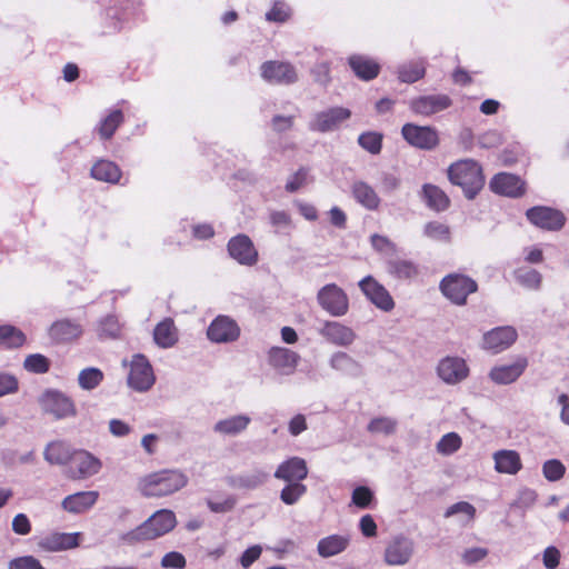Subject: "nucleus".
<instances>
[{
	"instance_id": "obj_35",
	"label": "nucleus",
	"mask_w": 569,
	"mask_h": 569,
	"mask_svg": "<svg viewBox=\"0 0 569 569\" xmlns=\"http://www.w3.org/2000/svg\"><path fill=\"white\" fill-rule=\"evenodd\" d=\"M91 177L99 181L117 183L121 178V170L112 161L99 160L91 168Z\"/></svg>"
},
{
	"instance_id": "obj_53",
	"label": "nucleus",
	"mask_w": 569,
	"mask_h": 569,
	"mask_svg": "<svg viewBox=\"0 0 569 569\" xmlns=\"http://www.w3.org/2000/svg\"><path fill=\"white\" fill-rule=\"evenodd\" d=\"M425 234L433 240H448L449 227L441 222H429L425 226Z\"/></svg>"
},
{
	"instance_id": "obj_17",
	"label": "nucleus",
	"mask_w": 569,
	"mask_h": 569,
	"mask_svg": "<svg viewBox=\"0 0 569 569\" xmlns=\"http://www.w3.org/2000/svg\"><path fill=\"white\" fill-rule=\"evenodd\" d=\"M437 373L447 385H457L469 375L466 361L459 357H446L438 363Z\"/></svg>"
},
{
	"instance_id": "obj_26",
	"label": "nucleus",
	"mask_w": 569,
	"mask_h": 569,
	"mask_svg": "<svg viewBox=\"0 0 569 569\" xmlns=\"http://www.w3.org/2000/svg\"><path fill=\"white\" fill-rule=\"evenodd\" d=\"M492 458L495 470L499 473L517 475L522 468L520 455L516 450H498Z\"/></svg>"
},
{
	"instance_id": "obj_46",
	"label": "nucleus",
	"mask_w": 569,
	"mask_h": 569,
	"mask_svg": "<svg viewBox=\"0 0 569 569\" xmlns=\"http://www.w3.org/2000/svg\"><path fill=\"white\" fill-rule=\"evenodd\" d=\"M97 331L100 338H117L120 335L121 325L116 316L109 315L100 320Z\"/></svg>"
},
{
	"instance_id": "obj_47",
	"label": "nucleus",
	"mask_w": 569,
	"mask_h": 569,
	"mask_svg": "<svg viewBox=\"0 0 569 569\" xmlns=\"http://www.w3.org/2000/svg\"><path fill=\"white\" fill-rule=\"evenodd\" d=\"M306 491L307 487L301 482H287L280 492V499L283 503L291 506L298 502Z\"/></svg>"
},
{
	"instance_id": "obj_1",
	"label": "nucleus",
	"mask_w": 569,
	"mask_h": 569,
	"mask_svg": "<svg viewBox=\"0 0 569 569\" xmlns=\"http://www.w3.org/2000/svg\"><path fill=\"white\" fill-rule=\"evenodd\" d=\"M177 525L172 510L160 509L137 528L121 535L120 540L127 545L152 540L170 532Z\"/></svg>"
},
{
	"instance_id": "obj_8",
	"label": "nucleus",
	"mask_w": 569,
	"mask_h": 569,
	"mask_svg": "<svg viewBox=\"0 0 569 569\" xmlns=\"http://www.w3.org/2000/svg\"><path fill=\"white\" fill-rule=\"evenodd\" d=\"M401 134L410 146L421 150H432L440 142L437 129L430 126L406 123L401 129Z\"/></svg>"
},
{
	"instance_id": "obj_55",
	"label": "nucleus",
	"mask_w": 569,
	"mask_h": 569,
	"mask_svg": "<svg viewBox=\"0 0 569 569\" xmlns=\"http://www.w3.org/2000/svg\"><path fill=\"white\" fill-rule=\"evenodd\" d=\"M308 170L305 168L299 169L297 172L291 174L286 183V190L288 192H296L308 183Z\"/></svg>"
},
{
	"instance_id": "obj_25",
	"label": "nucleus",
	"mask_w": 569,
	"mask_h": 569,
	"mask_svg": "<svg viewBox=\"0 0 569 569\" xmlns=\"http://www.w3.org/2000/svg\"><path fill=\"white\" fill-rule=\"evenodd\" d=\"M413 552V542L405 537L395 538L386 548L385 560L390 566L406 565Z\"/></svg>"
},
{
	"instance_id": "obj_45",
	"label": "nucleus",
	"mask_w": 569,
	"mask_h": 569,
	"mask_svg": "<svg viewBox=\"0 0 569 569\" xmlns=\"http://www.w3.org/2000/svg\"><path fill=\"white\" fill-rule=\"evenodd\" d=\"M382 134L377 131H367L359 136L358 143L371 154H378L382 148Z\"/></svg>"
},
{
	"instance_id": "obj_38",
	"label": "nucleus",
	"mask_w": 569,
	"mask_h": 569,
	"mask_svg": "<svg viewBox=\"0 0 569 569\" xmlns=\"http://www.w3.org/2000/svg\"><path fill=\"white\" fill-rule=\"evenodd\" d=\"M329 363L333 370L340 371L345 375H357L359 372L358 362L346 352H335L331 356Z\"/></svg>"
},
{
	"instance_id": "obj_24",
	"label": "nucleus",
	"mask_w": 569,
	"mask_h": 569,
	"mask_svg": "<svg viewBox=\"0 0 569 569\" xmlns=\"http://www.w3.org/2000/svg\"><path fill=\"white\" fill-rule=\"evenodd\" d=\"M517 331L512 327L495 328L483 336V348L495 353L509 348L517 339Z\"/></svg>"
},
{
	"instance_id": "obj_44",
	"label": "nucleus",
	"mask_w": 569,
	"mask_h": 569,
	"mask_svg": "<svg viewBox=\"0 0 569 569\" xmlns=\"http://www.w3.org/2000/svg\"><path fill=\"white\" fill-rule=\"evenodd\" d=\"M462 446V439L457 432L443 435L436 445V450L441 456H451Z\"/></svg>"
},
{
	"instance_id": "obj_54",
	"label": "nucleus",
	"mask_w": 569,
	"mask_h": 569,
	"mask_svg": "<svg viewBox=\"0 0 569 569\" xmlns=\"http://www.w3.org/2000/svg\"><path fill=\"white\" fill-rule=\"evenodd\" d=\"M290 17L289 7L281 1L274 2L270 11L266 13L268 21L284 22Z\"/></svg>"
},
{
	"instance_id": "obj_62",
	"label": "nucleus",
	"mask_w": 569,
	"mask_h": 569,
	"mask_svg": "<svg viewBox=\"0 0 569 569\" xmlns=\"http://www.w3.org/2000/svg\"><path fill=\"white\" fill-rule=\"evenodd\" d=\"M12 530L14 533L26 536L31 531V523L24 513H18L12 519Z\"/></svg>"
},
{
	"instance_id": "obj_42",
	"label": "nucleus",
	"mask_w": 569,
	"mask_h": 569,
	"mask_svg": "<svg viewBox=\"0 0 569 569\" xmlns=\"http://www.w3.org/2000/svg\"><path fill=\"white\" fill-rule=\"evenodd\" d=\"M387 270L398 279H411L417 276V267L408 260L393 259L388 261Z\"/></svg>"
},
{
	"instance_id": "obj_3",
	"label": "nucleus",
	"mask_w": 569,
	"mask_h": 569,
	"mask_svg": "<svg viewBox=\"0 0 569 569\" xmlns=\"http://www.w3.org/2000/svg\"><path fill=\"white\" fill-rule=\"evenodd\" d=\"M447 173L449 181L461 187L469 199H472L485 184L482 169L472 159H462L451 163L448 167Z\"/></svg>"
},
{
	"instance_id": "obj_57",
	"label": "nucleus",
	"mask_w": 569,
	"mask_h": 569,
	"mask_svg": "<svg viewBox=\"0 0 569 569\" xmlns=\"http://www.w3.org/2000/svg\"><path fill=\"white\" fill-rule=\"evenodd\" d=\"M373 498L372 491L365 486L357 487L352 492V502L359 508H367Z\"/></svg>"
},
{
	"instance_id": "obj_14",
	"label": "nucleus",
	"mask_w": 569,
	"mask_h": 569,
	"mask_svg": "<svg viewBox=\"0 0 569 569\" xmlns=\"http://www.w3.org/2000/svg\"><path fill=\"white\" fill-rule=\"evenodd\" d=\"M359 288L367 299L380 310L388 312L395 308V301L388 290L371 276L361 279Z\"/></svg>"
},
{
	"instance_id": "obj_21",
	"label": "nucleus",
	"mask_w": 569,
	"mask_h": 569,
	"mask_svg": "<svg viewBox=\"0 0 569 569\" xmlns=\"http://www.w3.org/2000/svg\"><path fill=\"white\" fill-rule=\"evenodd\" d=\"M37 546L46 552H59L79 546V533L51 532L38 539Z\"/></svg>"
},
{
	"instance_id": "obj_5",
	"label": "nucleus",
	"mask_w": 569,
	"mask_h": 569,
	"mask_svg": "<svg viewBox=\"0 0 569 569\" xmlns=\"http://www.w3.org/2000/svg\"><path fill=\"white\" fill-rule=\"evenodd\" d=\"M478 289L477 282L467 274L450 273L440 282L442 295L457 306H463L469 295Z\"/></svg>"
},
{
	"instance_id": "obj_28",
	"label": "nucleus",
	"mask_w": 569,
	"mask_h": 569,
	"mask_svg": "<svg viewBox=\"0 0 569 569\" xmlns=\"http://www.w3.org/2000/svg\"><path fill=\"white\" fill-rule=\"evenodd\" d=\"M154 343L162 348H172L179 340V331L171 318H166L160 321L153 330Z\"/></svg>"
},
{
	"instance_id": "obj_10",
	"label": "nucleus",
	"mask_w": 569,
	"mask_h": 569,
	"mask_svg": "<svg viewBox=\"0 0 569 569\" xmlns=\"http://www.w3.org/2000/svg\"><path fill=\"white\" fill-rule=\"evenodd\" d=\"M207 337L216 343L233 342L240 337V327L231 317L220 315L209 325Z\"/></svg>"
},
{
	"instance_id": "obj_29",
	"label": "nucleus",
	"mask_w": 569,
	"mask_h": 569,
	"mask_svg": "<svg viewBox=\"0 0 569 569\" xmlns=\"http://www.w3.org/2000/svg\"><path fill=\"white\" fill-rule=\"evenodd\" d=\"M82 327L76 321L62 319L53 322L49 328V336L54 341L64 342L79 338Z\"/></svg>"
},
{
	"instance_id": "obj_64",
	"label": "nucleus",
	"mask_w": 569,
	"mask_h": 569,
	"mask_svg": "<svg viewBox=\"0 0 569 569\" xmlns=\"http://www.w3.org/2000/svg\"><path fill=\"white\" fill-rule=\"evenodd\" d=\"M487 555H488V550L486 548H480V547L470 548L463 552L462 560L466 563L471 565V563H476V562L485 559L487 557Z\"/></svg>"
},
{
	"instance_id": "obj_6",
	"label": "nucleus",
	"mask_w": 569,
	"mask_h": 569,
	"mask_svg": "<svg viewBox=\"0 0 569 569\" xmlns=\"http://www.w3.org/2000/svg\"><path fill=\"white\" fill-rule=\"evenodd\" d=\"M319 306L332 317L345 316L349 310L346 292L336 283L323 286L317 295Z\"/></svg>"
},
{
	"instance_id": "obj_51",
	"label": "nucleus",
	"mask_w": 569,
	"mask_h": 569,
	"mask_svg": "<svg viewBox=\"0 0 569 569\" xmlns=\"http://www.w3.org/2000/svg\"><path fill=\"white\" fill-rule=\"evenodd\" d=\"M396 428L397 421L389 417L375 418L368 425V430L372 433L391 435Z\"/></svg>"
},
{
	"instance_id": "obj_23",
	"label": "nucleus",
	"mask_w": 569,
	"mask_h": 569,
	"mask_svg": "<svg viewBox=\"0 0 569 569\" xmlns=\"http://www.w3.org/2000/svg\"><path fill=\"white\" fill-rule=\"evenodd\" d=\"M273 476L284 482H301L308 476L307 462L300 457H291L278 466Z\"/></svg>"
},
{
	"instance_id": "obj_58",
	"label": "nucleus",
	"mask_w": 569,
	"mask_h": 569,
	"mask_svg": "<svg viewBox=\"0 0 569 569\" xmlns=\"http://www.w3.org/2000/svg\"><path fill=\"white\" fill-rule=\"evenodd\" d=\"M187 565L186 558L178 551H170L161 559V567L172 569H183Z\"/></svg>"
},
{
	"instance_id": "obj_59",
	"label": "nucleus",
	"mask_w": 569,
	"mask_h": 569,
	"mask_svg": "<svg viewBox=\"0 0 569 569\" xmlns=\"http://www.w3.org/2000/svg\"><path fill=\"white\" fill-rule=\"evenodd\" d=\"M9 569H44L40 561L32 556L19 557L10 561Z\"/></svg>"
},
{
	"instance_id": "obj_50",
	"label": "nucleus",
	"mask_w": 569,
	"mask_h": 569,
	"mask_svg": "<svg viewBox=\"0 0 569 569\" xmlns=\"http://www.w3.org/2000/svg\"><path fill=\"white\" fill-rule=\"evenodd\" d=\"M517 281L528 289H538L541 283V274L531 268L519 269L516 272Z\"/></svg>"
},
{
	"instance_id": "obj_41",
	"label": "nucleus",
	"mask_w": 569,
	"mask_h": 569,
	"mask_svg": "<svg viewBox=\"0 0 569 569\" xmlns=\"http://www.w3.org/2000/svg\"><path fill=\"white\" fill-rule=\"evenodd\" d=\"M123 122V113L121 110H112L106 118L100 121L98 132L103 140L110 139L118 127Z\"/></svg>"
},
{
	"instance_id": "obj_16",
	"label": "nucleus",
	"mask_w": 569,
	"mask_h": 569,
	"mask_svg": "<svg viewBox=\"0 0 569 569\" xmlns=\"http://www.w3.org/2000/svg\"><path fill=\"white\" fill-rule=\"evenodd\" d=\"M351 112L347 108L336 107L315 114L309 124L310 130L328 132L336 130L343 121L348 120Z\"/></svg>"
},
{
	"instance_id": "obj_27",
	"label": "nucleus",
	"mask_w": 569,
	"mask_h": 569,
	"mask_svg": "<svg viewBox=\"0 0 569 569\" xmlns=\"http://www.w3.org/2000/svg\"><path fill=\"white\" fill-rule=\"evenodd\" d=\"M97 491H80L67 496L62 500V508L70 513H82L89 510L98 500Z\"/></svg>"
},
{
	"instance_id": "obj_11",
	"label": "nucleus",
	"mask_w": 569,
	"mask_h": 569,
	"mask_svg": "<svg viewBox=\"0 0 569 569\" xmlns=\"http://www.w3.org/2000/svg\"><path fill=\"white\" fill-rule=\"evenodd\" d=\"M232 259L242 266H254L258 262V251L251 239L243 233L232 237L227 244Z\"/></svg>"
},
{
	"instance_id": "obj_63",
	"label": "nucleus",
	"mask_w": 569,
	"mask_h": 569,
	"mask_svg": "<svg viewBox=\"0 0 569 569\" xmlns=\"http://www.w3.org/2000/svg\"><path fill=\"white\" fill-rule=\"evenodd\" d=\"M131 430V426L121 419H111L109 421V431L114 437H126Z\"/></svg>"
},
{
	"instance_id": "obj_43",
	"label": "nucleus",
	"mask_w": 569,
	"mask_h": 569,
	"mask_svg": "<svg viewBox=\"0 0 569 569\" xmlns=\"http://www.w3.org/2000/svg\"><path fill=\"white\" fill-rule=\"evenodd\" d=\"M26 341V336L19 329L12 326L0 327V347L3 348H18Z\"/></svg>"
},
{
	"instance_id": "obj_56",
	"label": "nucleus",
	"mask_w": 569,
	"mask_h": 569,
	"mask_svg": "<svg viewBox=\"0 0 569 569\" xmlns=\"http://www.w3.org/2000/svg\"><path fill=\"white\" fill-rule=\"evenodd\" d=\"M19 389L18 379L9 373L0 372V398L17 392Z\"/></svg>"
},
{
	"instance_id": "obj_30",
	"label": "nucleus",
	"mask_w": 569,
	"mask_h": 569,
	"mask_svg": "<svg viewBox=\"0 0 569 569\" xmlns=\"http://www.w3.org/2000/svg\"><path fill=\"white\" fill-rule=\"evenodd\" d=\"M250 422L251 418L247 415L231 416L217 421L213 431L222 436L234 437L244 431Z\"/></svg>"
},
{
	"instance_id": "obj_7",
	"label": "nucleus",
	"mask_w": 569,
	"mask_h": 569,
	"mask_svg": "<svg viewBox=\"0 0 569 569\" xmlns=\"http://www.w3.org/2000/svg\"><path fill=\"white\" fill-rule=\"evenodd\" d=\"M156 381L153 369L149 360L143 355H134L130 362L128 375V386L138 391H148Z\"/></svg>"
},
{
	"instance_id": "obj_4",
	"label": "nucleus",
	"mask_w": 569,
	"mask_h": 569,
	"mask_svg": "<svg viewBox=\"0 0 569 569\" xmlns=\"http://www.w3.org/2000/svg\"><path fill=\"white\" fill-rule=\"evenodd\" d=\"M38 403L43 413L53 417L56 420L74 418L77 416V407L74 401L64 392L57 389L44 390Z\"/></svg>"
},
{
	"instance_id": "obj_34",
	"label": "nucleus",
	"mask_w": 569,
	"mask_h": 569,
	"mask_svg": "<svg viewBox=\"0 0 569 569\" xmlns=\"http://www.w3.org/2000/svg\"><path fill=\"white\" fill-rule=\"evenodd\" d=\"M352 194L356 201L368 210H376L380 204L378 193L365 181H356L352 184Z\"/></svg>"
},
{
	"instance_id": "obj_36",
	"label": "nucleus",
	"mask_w": 569,
	"mask_h": 569,
	"mask_svg": "<svg viewBox=\"0 0 569 569\" xmlns=\"http://www.w3.org/2000/svg\"><path fill=\"white\" fill-rule=\"evenodd\" d=\"M476 508L467 502V501H459V502H456L451 506H449L445 513H443V517L445 518H451V517H457L458 519V522L463 526V527H468L470 526L475 518H476Z\"/></svg>"
},
{
	"instance_id": "obj_15",
	"label": "nucleus",
	"mask_w": 569,
	"mask_h": 569,
	"mask_svg": "<svg viewBox=\"0 0 569 569\" xmlns=\"http://www.w3.org/2000/svg\"><path fill=\"white\" fill-rule=\"evenodd\" d=\"M267 358L269 366L281 376L293 375L300 360L296 351L283 347L271 348Z\"/></svg>"
},
{
	"instance_id": "obj_60",
	"label": "nucleus",
	"mask_w": 569,
	"mask_h": 569,
	"mask_svg": "<svg viewBox=\"0 0 569 569\" xmlns=\"http://www.w3.org/2000/svg\"><path fill=\"white\" fill-rule=\"evenodd\" d=\"M207 506L212 512L224 513L229 512L236 506V499L232 496H228L221 501L207 500Z\"/></svg>"
},
{
	"instance_id": "obj_37",
	"label": "nucleus",
	"mask_w": 569,
	"mask_h": 569,
	"mask_svg": "<svg viewBox=\"0 0 569 569\" xmlns=\"http://www.w3.org/2000/svg\"><path fill=\"white\" fill-rule=\"evenodd\" d=\"M422 194L426 204L435 211H443L449 207V198L439 187L435 184H425Z\"/></svg>"
},
{
	"instance_id": "obj_9",
	"label": "nucleus",
	"mask_w": 569,
	"mask_h": 569,
	"mask_svg": "<svg viewBox=\"0 0 569 569\" xmlns=\"http://www.w3.org/2000/svg\"><path fill=\"white\" fill-rule=\"evenodd\" d=\"M68 466L67 476L73 480H82L97 475L102 462L87 450H76Z\"/></svg>"
},
{
	"instance_id": "obj_39",
	"label": "nucleus",
	"mask_w": 569,
	"mask_h": 569,
	"mask_svg": "<svg viewBox=\"0 0 569 569\" xmlns=\"http://www.w3.org/2000/svg\"><path fill=\"white\" fill-rule=\"evenodd\" d=\"M103 372L96 367L82 369L78 375V385L82 390L91 391L103 381Z\"/></svg>"
},
{
	"instance_id": "obj_13",
	"label": "nucleus",
	"mask_w": 569,
	"mask_h": 569,
	"mask_svg": "<svg viewBox=\"0 0 569 569\" xmlns=\"http://www.w3.org/2000/svg\"><path fill=\"white\" fill-rule=\"evenodd\" d=\"M452 101L449 96L443 93L427 94L413 98L409 101L410 110L422 117H430L435 113L443 111L451 106Z\"/></svg>"
},
{
	"instance_id": "obj_12",
	"label": "nucleus",
	"mask_w": 569,
	"mask_h": 569,
	"mask_svg": "<svg viewBox=\"0 0 569 569\" xmlns=\"http://www.w3.org/2000/svg\"><path fill=\"white\" fill-rule=\"evenodd\" d=\"M528 367L525 357H517L511 362L493 366L488 376L496 385H510L517 381Z\"/></svg>"
},
{
	"instance_id": "obj_19",
	"label": "nucleus",
	"mask_w": 569,
	"mask_h": 569,
	"mask_svg": "<svg viewBox=\"0 0 569 569\" xmlns=\"http://www.w3.org/2000/svg\"><path fill=\"white\" fill-rule=\"evenodd\" d=\"M318 332L328 342L339 347L352 345L357 337L350 327L338 321H325Z\"/></svg>"
},
{
	"instance_id": "obj_32",
	"label": "nucleus",
	"mask_w": 569,
	"mask_h": 569,
	"mask_svg": "<svg viewBox=\"0 0 569 569\" xmlns=\"http://www.w3.org/2000/svg\"><path fill=\"white\" fill-rule=\"evenodd\" d=\"M74 451L63 441H52L47 445L43 457L50 465L63 466L69 465Z\"/></svg>"
},
{
	"instance_id": "obj_52",
	"label": "nucleus",
	"mask_w": 569,
	"mask_h": 569,
	"mask_svg": "<svg viewBox=\"0 0 569 569\" xmlns=\"http://www.w3.org/2000/svg\"><path fill=\"white\" fill-rule=\"evenodd\" d=\"M566 468L558 459L547 460L542 466V472L547 480L557 481L565 475Z\"/></svg>"
},
{
	"instance_id": "obj_31",
	"label": "nucleus",
	"mask_w": 569,
	"mask_h": 569,
	"mask_svg": "<svg viewBox=\"0 0 569 569\" xmlns=\"http://www.w3.org/2000/svg\"><path fill=\"white\" fill-rule=\"evenodd\" d=\"M350 542V538L343 535H331L318 541L317 551L322 558H330L343 552Z\"/></svg>"
},
{
	"instance_id": "obj_49",
	"label": "nucleus",
	"mask_w": 569,
	"mask_h": 569,
	"mask_svg": "<svg viewBox=\"0 0 569 569\" xmlns=\"http://www.w3.org/2000/svg\"><path fill=\"white\" fill-rule=\"evenodd\" d=\"M268 472L257 469L238 478L237 485L247 489H254L268 479Z\"/></svg>"
},
{
	"instance_id": "obj_33",
	"label": "nucleus",
	"mask_w": 569,
	"mask_h": 569,
	"mask_svg": "<svg viewBox=\"0 0 569 569\" xmlns=\"http://www.w3.org/2000/svg\"><path fill=\"white\" fill-rule=\"evenodd\" d=\"M349 66L358 78L366 81L375 79L380 70V67L376 61L359 54H355L349 58Z\"/></svg>"
},
{
	"instance_id": "obj_20",
	"label": "nucleus",
	"mask_w": 569,
	"mask_h": 569,
	"mask_svg": "<svg viewBox=\"0 0 569 569\" xmlns=\"http://www.w3.org/2000/svg\"><path fill=\"white\" fill-rule=\"evenodd\" d=\"M528 220L547 230H559L565 224V216L555 209L548 207H533L526 212Z\"/></svg>"
},
{
	"instance_id": "obj_2",
	"label": "nucleus",
	"mask_w": 569,
	"mask_h": 569,
	"mask_svg": "<svg viewBox=\"0 0 569 569\" xmlns=\"http://www.w3.org/2000/svg\"><path fill=\"white\" fill-rule=\"evenodd\" d=\"M188 483L184 472L177 469H164L146 476L140 481V490L146 497H163L172 495Z\"/></svg>"
},
{
	"instance_id": "obj_40",
	"label": "nucleus",
	"mask_w": 569,
	"mask_h": 569,
	"mask_svg": "<svg viewBox=\"0 0 569 569\" xmlns=\"http://www.w3.org/2000/svg\"><path fill=\"white\" fill-rule=\"evenodd\" d=\"M426 73L422 61L403 63L398 69V78L401 82L413 83L423 78Z\"/></svg>"
},
{
	"instance_id": "obj_18",
	"label": "nucleus",
	"mask_w": 569,
	"mask_h": 569,
	"mask_svg": "<svg viewBox=\"0 0 569 569\" xmlns=\"http://www.w3.org/2000/svg\"><path fill=\"white\" fill-rule=\"evenodd\" d=\"M261 77L270 83L290 84L298 80L293 66L281 61H267L261 66Z\"/></svg>"
},
{
	"instance_id": "obj_48",
	"label": "nucleus",
	"mask_w": 569,
	"mask_h": 569,
	"mask_svg": "<svg viewBox=\"0 0 569 569\" xmlns=\"http://www.w3.org/2000/svg\"><path fill=\"white\" fill-rule=\"evenodd\" d=\"M23 368L32 373H46L50 368V362L43 355L33 353L24 359Z\"/></svg>"
},
{
	"instance_id": "obj_22",
	"label": "nucleus",
	"mask_w": 569,
	"mask_h": 569,
	"mask_svg": "<svg viewBox=\"0 0 569 569\" xmlns=\"http://www.w3.org/2000/svg\"><path fill=\"white\" fill-rule=\"evenodd\" d=\"M490 189L495 193L516 198L523 194L525 182L516 174L501 172L491 179Z\"/></svg>"
},
{
	"instance_id": "obj_61",
	"label": "nucleus",
	"mask_w": 569,
	"mask_h": 569,
	"mask_svg": "<svg viewBox=\"0 0 569 569\" xmlns=\"http://www.w3.org/2000/svg\"><path fill=\"white\" fill-rule=\"evenodd\" d=\"M262 548L259 545H254L246 549L240 557V565L242 568H249L256 560L260 558Z\"/></svg>"
}]
</instances>
